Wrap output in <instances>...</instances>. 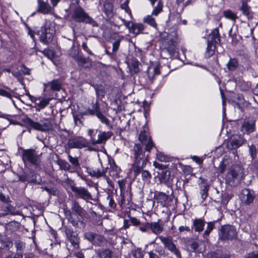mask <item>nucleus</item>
Masks as SVG:
<instances>
[{"label":"nucleus","mask_w":258,"mask_h":258,"mask_svg":"<svg viewBox=\"0 0 258 258\" xmlns=\"http://www.w3.org/2000/svg\"><path fill=\"white\" fill-rule=\"evenodd\" d=\"M168 199V196L164 192L160 191H156L155 192L154 199L161 205L164 204Z\"/></svg>","instance_id":"obj_32"},{"label":"nucleus","mask_w":258,"mask_h":258,"mask_svg":"<svg viewBox=\"0 0 258 258\" xmlns=\"http://www.w3.org/2000/svg\"><path fill=\"white\" fill-rule=\"evenodd\" d=\"M250 169L256 174H258V160L251 163Z\"/></svg>","instance_id":"obj_53"},{"label":"nucleus","mask_w":258,"mask_h":258,"mask_svg":"<svg viewBox=\"0 0 258 258\" xmlns=\"http://www.w3.org/2000/svg\"><path fill=\"white\" fill-rule=\"evenodd\" d=\"M179 165L182 168V171L185 175H189L192 173V169L191 167L188 166L182 167L181 164Z\"/></svg>","instance_id":"obj_55"},{"label":"nucleus","mask_w":258,"mask_h":258,"mask_svg":"<svg viewBox=\"0 0 258 258\" xmlns=\"http://www.w3.org/2000/svg\"><path fill=\"white\" fill-rule=\"evenodd\" d=\"M107 200L109 202V206L113 209L115 208L116 207V204L115 203L113 198L110 195L107 196Z\"/></svg>","instance_id":"obj_62"},{"label":"nucleus","mask_w":258,"mask_h":258,"mask_svg":"<svg viewBox=\"0 0 258 258\" xmlns=\"http://www.w3.org/2000/svg\"><path fill=\"white\" fill-rule=\"evenodd\" d=\"M139 229L143 232H147L149 230H151L152 232L157 235L163 231L164 223L160 220L157 222H146L142 223Z\"/></svg>","instance_id":"obj_7"},{"label":"nucleus","mask_w":258,"mask_h":258,"mask_svg":"<svg viewBox=\"0 0 258 258\" xmlns=\"http://www.w3.org/2000/svg\"><path fill=\"white\" fill-rule=\"evenodd\" d=\"M130 222L134 226H139V227L142 224L141 223L140 220L135 217H131L130 218Z\"/></svg>","instance_id":"obj_60"},{"label":"nucleus","mask_w":258,"mask_h":258,"mask_svg":"<svg viewBox=\"0 0 258 258\" xmlns=\"http://www.w3.org/2000/svg\"><path fill=\"white\" fill-rule=\"evenodd\" d=\"M88 173L91 176L98 178L104 176L105 171L104 169L101 170L98 168H92L90 169Z\"/></svg>","instance_id":"obj_38"},{"label":"nucleus","mask_w":258,"mask_h":258,"mask_svg":"<svg viewBox=\"0 0 258 258\" xmlns=\"http://www.w3.org/2000/svg\"><path fill=\"white\" fill-rule=\"evenodd\" d=\"M223 15L226 19L233 21H235L237 19L236 14L230 10L224 11L223 12Z\"/></svg>","instance_id":"obj_42"},{"label":"nucleus","mask_w":258,"mask_h":258,"mask_svg":"<svg viewBox=\"0 0 258 258\" xmlns=\"http://www.w3.org/2000/svg\"><path fill=\"white\" fill-rule=\"evenodd\" d=\"M250 1V0H240V6L238 8V10L241 12L242 14L246 16L248 19L252 17L251 7L247 4Z\"/></svg>","instance_id":"obj_24"},{"label":"nucleus","mask_w":258,"mask_h":258,"mask_svg":"<svg viewBox=\"0 0 258 258\" xmlns=\"http://www.w3.org/2000/svg\"><path fill=\"white\" fill-rule=\"evenodd\" d=\"M68 159L70 162L72 164L74 170H77L80 168L79 161L77 157H73L71 155H69Z\"/></svg>","instance_id":"obj_40"},{"label":"nucleus","mask_w":258,"mask_h":258,"mask_svg":"<svg viewBox=\"0 0 258 258\" xmlns=\"http://www.w3.org/2000/svg\"><path fill=\"white\" fill-rule=\"evenodd\" d=\"M220 42L219 29L216 28L209 34L207 46L205 53V57L208 58L213 56L215 52L216 44Z\"/></svg>","instance_id":"obj_2"},{"label":"nucleus","mask_w":258,"mask_h":258,"mask_svg":"<svg viewBox=\"0 0 258 258\" xmlns=\"http://www.w3.org/2000/svg\"><path fill=\"white\" fill-rule=\"evenodd\" d=\"M87 141L81 137H76L69 140L68 146L69 148L81 149L88 146Z\"/></svg>","instance_id":"obj_17"},{"label":"nucleus","mask_w":258,"mask_h":258,"mask_svg":"<svg viewBox=\"0 0 258 258\" xmlns=\"http://www.w3.org/2000/svg\"><path fill=\"white\" fill-rule=\"evenodd\" d=\"M29 99L35 103L36 107V110H40L46 106L50 101L49 98H45L42 97H35L31 95L29 93L26 94Z\"/></svg>","instance_id":"obj_18"},{"label":"nucleus","mask_w":258,"mask_h":258,"mask_svg":"<svg viewBox=\"0 0 258 258\" xmlns=\"http://www.w3.org/2000/svg\"><path fill=\"white\" fill-rule=\"evenodd\" d=\"M65 233L68 239L74 248L78 249L79 248V238L78 234L75 233L72 229L69 228L66 229Z\"/></svg>","instance_id":"obj_20"},{"label":"nucleus","mask_w":258,"mask_h":258,"mask_svg":"<svg viewBox=\"0 0 258 258\" xmlns=\"http://www.w3.org/2000/svg\"><path fill=\"white\" fill-rule=\"evenodd\" d=\"M227 69L230 72L235 71L238 66V61L235 58H230L227 64Z\"/></svg>","instance_id":"obj_36"},{"label":"nucleus","mask_w":258,"mask_h":258,"mask_svg":"<svg viewBox=\"0 0 258 258\" xmlns=\"http://www.w3.org/2000/svg\"><path fill=\"white\" fill-rule=\"evenodd\" d=\"M206 230L203 233V236L205 239H207L210 233L213 231L215 227V221L209 222L207 223Z\"/></svg>","instance_id":"obj_39"},{"label":"nucleus","mask_w":258,"mask_h":258,"mask_svg":"<svg viewBox=\"0 0 258 258\" xmlns=\"http://www.w3.org/2000/svg\"><path fill=\"white\" fill-rule=\"evenodd\" d=\"M19 180L22 182H28L34 183L35 180V174L33 172H30L29 173L22 174L19 175Z\"/></svg>","instance_id":"obj_28"},{"label":"nucleus","mask_w":258,"mask_h":258,"mask_svg":"<svg viewBox=\"0 0 258 258\" xmlns=\"http://www.w3.org/2000/svg\"><path fill=\"white\" fill-rule=\"evenodd\" d=\"M190 248L192 251L196 252H201L202 251L199 249V243L197 241H193L190 244Z\"/></svg>","instance_id":"obj_56"},{"label":"nucleus","mask_w":258,"mask_h":258,"mask_svg":"<svg viewBox=\"0 0 258 258\" xmlns=\"http://www.w3.org/2000/svg\"><path fill=\"white\" fill-rule=\"evenodd\" d=\"M138 138L140 142L145 145L146 151L150 152L151 149L155 147L151 137L147 131L141 130Z\"/></svg>","instance_id":"obj_13"},{"label":"nucleus","mask_w":258,"mask_h":258,"mask_svg":"<svg viewBox=\"0 0 258 258\" xmlns=\"http://www.w3.org/2000/svg\"><path fill=\"white\" fill-rule=\"evenodd\" d=\"M118 184L121 191V193L125 188V186L126 183V180L125 179H123L118 181Z\"/></svg>","instance_id":"obj_59"},{"label":"nucleus","mask_w":258,"mask_h":258,"mask_svg":"<svg viewBox=\"0 0 258 258\" xmlns=\"http://www.w3.org/2000/svg\"><path fill=\"white\" fill-rule=\"evenodd\" d=\"M243 169L239 165L232 166L226 175V180L231 186H234L235 182H238L243 175Z\"/></svg>","instance_id":"obj_5"},{"label":"nucleus","mask_w":258,"mask_h":258,"mask_svg":"<svg viewBox=\"0 0 258 258\" xmlns=\"http://www.w3.org/2000/svg\"><path fill=\"white\" fill-rule=\"evenodd\" d=\"M74 54L72 53L71 55L72 57L77 62L79 66H81L84 68H88L90 65V63L88 62V59L82 55L79 54V51L77 50L76 51Z\"/></svg>","instance_id":"obj_26"},{"label":"nucleus","mask_w":258,"mask_h":258,"mask_svg":"<svg viewBox=\"0 0 258 258\" xmlns=\"http://www.w3.org/2000/svg\"><path fill=\"white\" fill-rule=\"evenodd\" d=\"M48 85L50 86V89L52 91H58L61 89V82L58 79L53 80L48 83Z\"/></svg>","instance_id":"obj_37"},{"label":"nucleus","mask_w":258,"mask_h":258,"mask_svg":"<svg viewBox=\"0 0 258 258\" xmlns=\"http://www.w3.org/2000/svg\"><path fill=\"white\" fill-rule=\"evenodd\" d=\"M220 93L222 96V98H223L222 100V105H223V118L224 116H226V108L224 106L225 104V101L224 100V94L223 90L221 88H220ZM238 120H230L226 122H225L224 121V119H223V127H222V129H224V126L225 125V127L226 129L231 128V129H234V128H238Z\"/></svg>","instance_id":"obj_16"},{"label":"nucleus","mask_w":258,"mask_h":258,"mask_svg":"<svg viewBox=\"0 0 258 258\" xmlns=\"http://www.w3.org/2000/svg\"><path fill=\"white\" fill-rule=\"evenodd\" d=\"M255 120L252 117L244 119L241 125L242 129H254Z\"/></svg>","instance_id":"obj_30"},{"label":"nucleus","mask_w":258,"mask_h":258,"mask_svg":"<svg viewBox=\"0 0 258 258\" xmlns=\"http://www.w3.org/2000/svg\"><path fill=\"white\" fill-rule=\"evenodd\" d=\"M120 7L122 9L124 10L125 13H127L130 15H131V11L128 7V2L127 1L121 5Z\"/></svg>","instance_id":"obj_58"},{"label":"nucleus","mask_w":258,"mask_h":258,"mask_svg":"<svg viewBox=\"0 0 258 258\" xmlns=\"http://www.w3.org/2000/svg\"><path fill=\"white\" fill-rule=\"evenodd\" d=\"M157 159L161 162H169L171 161V158L162 152L157 151L156 153Z\"/></svg>","instance_id":"obj_43"},{"label":"nucleus","mask_w":258,"mask_h":258,"mask_svg":"<svg viewBox=\"0 0 258 258\" xmlns=\"http://www.w3.org/2000/svg\"><path fill=\"white\" fill-rule=\"evenodd\" d=\"M55 29L52 24L46 23L42 27L40 34V40L44 44L50 42L55 34Z\"/></svg>","instance_id":"obj_9"},{"label":"nucleus","mask_w":258,"mask_h":258,"mask_svg":"<svg viewBox=\"0 0 258 258\" xmlns=\"http://www.w3.org/2000/svg\"><path fill=\"white\" fill-rule=\"evenodd\" d=\"M72 210L82 218L85 216V211L81 207L79 203L75 201L72 202Z\"/></svg>","instance_id":"obj_29"},{"label":"nucleus","mask_w":258,"mask_h":258,"mask_svg":"<svg viewBox=\"0 0 258 258\" xmlns=\"http://www.w3.org/2000/svg\"><path fill=\"white\" fill-rule=\"evenodd\" d=\"M164 37L167 36V38L162 41V45L164 46L169 53L172 55L173 54L176 49L177 37L176 32L168 34L166 33L163 34Z\"/></svg>","instance_id":"obj_8"},{"label":"nucleus","mask_w":258,"mask_h":258,"mask_svg":"<svg viewBox=\"0 0 258 258\" xmlns=\"http://www.w3.org/2000/svg\"><path fill=\"white\" fill-rule=\"evenodd\" d=\"M24 126L29 129H51V119L43 118L39 121H34L31 118L25 116L22 118Z\"/></svg>","instance_id":"obj_3"},{"label":"nucleus","mask_w":258,"mask_h":258,"mask_svg":"<svg viewBox=\"0 0 258 258\" xmlns=\"http://www.w3.org/2000/svg\"><path fill=\"white\" fill-rule=\"evenodd\" d=\"M95 134L94 135V130H89L88 134L91 136L92 142L94 144H101L109 139L112 134L110 132H101L95 130Z\"/></svg>","instance_id":"obj_12"},{"label":"nucleus","mask_w":258,"mask_h":258,"mask_svg":"<svg viewBox=\"0 0 258 258\" xmlns=\"http://www.w3.org/2000/svg\"><path fill=\"white\" fill-rule=\"evenodd\" d=\"M219 240L231 241L237 238V232L235 226L231 225H224L221 227L218 232Z\"/></svg>","instance_id":"obj_4"},{"label":"nucleus","mask_w":258,"mask_h":258,"mask_svg":"<svg viewBox=\"0 0 258 258\" xmlns=\"http://www.w3.org/2000/svg\"><path fill=\"white\" fill-rule=\"evenodd\" d=\"M163 8V3L160 1L158 2L157 6L153 9L152 14L154 16H158V14L162 12Z\"/></svg>","instance_id":"obj_48"},{"label":"nucleus","mask_w":258,"mask_h":258,"mask_svg":"<svg viewBox=\"0 0 258 258\" xmlns=\"http://www.w3.org/2000/svg\"><path fill=\"white\" fill-rule=\"evenodd\" d=\"M85 114L92 115H95L102 123L106 125V127H111L109 120L100 111L99 105L97 101L93 104L92 109L88 108L86 110Z\"/></svg>","instance_id":"obj_10"},{"label":"nucleus","mask_w":258,"mask_h":258,"mask_svg":"<svg viewBox=\"0 0 258 258\" xmlns=\"http://www.w3.org/2000/svg\"><path fill=\"white\" fill-rule=\"evenodd\" d=\"M123 36H119L117 34H115L112 39L114 40L112 43V52H116L119 49L120 42L122 39Z\"/></svg>","instance_id":"obj_35"},{"label":"nucleus","mask_w":258,"mask_h":258,"mask_svg":"<svg viewBox=\"0 0 258 258\" xmlns=\"http://www.w3.org/2000/svg\"><path fill=\"white\" fill-rule=\"evenodd\" d=\"M15 245L17 250H23L25 247V243L21 240H16Z\"/></svg>","instance_id":"obj_51"},{"label":"nucleus","mask_w":258,"mask_h":258,"mask_svg":"<svg viewBox=\"0 0 258 258\" xmlns=\"http://www.w3.org/2000/svg\"><path fill=\"white\" fill-rule=\"evenodd\" d=\"M240 198L243 203L249 205L252 203L254 196L251 191L248 189L244 188L242 190L240 193Z\"/></svg>","instance_id":"obj_22"},{"label":"nucleus","mask_w":258,"mask_h":258,"mask_svg":"<svg viewBox=\"0 0 258 258\" xmlns=\"http://www.w3.org/2000/svg\"><path fill=\"white\" fill-rule=\"evenodd\" d=\"M69 221L75 227L78 226L79 222L82 223V221H79V220H76L75 219H74L72 217H69Z\"/></svg>","instance_id":"obj_63"},{"label":"nucleus","mask_w":258,"mask_h":258,"mask_svg":"<svg viewBox=\"0 0 258 258\" xmlns=\"http://www.w3.org/2000/svg\"><path fill=\"white\" fill-rule=\"evenodd\" d=\"M57 164L62 169L64 170H70L71 169V166L70 164L64 160H58L57 161Z\"/></svg>","instance_id":"obj_46"},{"label":"nucleus","mask_w":258,"mask_h":258,"mask_svg":"<svg viewBox=\"0 0 258 258\" xmlns=\"http://www.w3.org/2000/svg\"><path fill=\"white\" fill-rule=\"evenodd\" d=\"M144 22L154 28H156L157 27V24L155 19L151 15H148L145 17L144 18Z\"/></svg>","instance_id":"obj_44"},{"label":"nucleus","mask_w":258,"mask_h":258,"mask_svg":"<svg viewBox=\"0 0 258 258\" xmlns=\"http://www.w3.org/2000/svg\"><path fill=\"white\" fill-rule=\"evenodd\" d=\"M9 116H10L9 115L3 113L2 112L0 111V118L6 119L7 120V121L9 122L10 124H13L20 125L22 126L21 124L20 123H19L18 121H17L16 120H14L13 119H12L9 118L8 117H9Z\"/></svg>","instance_id":"obj_47"},{"label":"nucleus","mask_w":258,"mask_h":258,"mask_svg":"<svg viewBox=\"0 0 258 258\" xmlns=\"http://www.w3.org/2000/svg\"><path fill=\"white\" fill-rule=\"evenodd\" d=\"M131 254L133 258H143V252L141 248H137L133 250Z\"/></svg>","instance_id":"obj_49"},{"label":"nucleus","mask_w":258,"mask_h":258,"mask_svg":"<svg viewBox=\"0 0 258 258\" xmlns=\"http://www.w3.org/2000/svg\"><path fill=\"white\" fill-rule=\"evenodd\" d=\"M235 99L236 100L234 101V107L237 108L238 109L242 111L243 110L244 104L245 102L243 96L240 94H237Z\"/></svg>","instance_id":"obj_33"},{"label":"nucleus","mask_w":258,"mask_h":258,"mask_svg":"<svg viewBox=\"0 0 258 258\" xmlns=\"http://www.w3.org/2000/svg\"><path fill=\"white\" fill-rule=\"evenodd\" d=\"M37 4V12L43 14H48L51 13L52 8L48 3L38 0Z\"/></svg>","instance_id":"obj_25"},{"label":"nucleus","mask_w":258,"mask_h":258,"mask_svg":"<svg viewBox=\"0 0 258 258\" xmlns=\"http://www.w3.org/2000/svg\"><path fill=\"white\" fill-rule=\"evenodd\" d=\"M140 173L142 174V180L145 182H149L152 178V175L150 172L146 170H143V168Z\"/></svg>","instance_id":"obj_45"},{"label":"nucleus","mask_w":258,"mask_h":258,"mask_svg":"<svg viewBox=\"0 0 258 258\" xmlns=\"http://www.w3.org/2000/svg\"><path fill=\"white\" fill-rule=\"evenodd\" d=\"M103 12L108 18H111L113 16V6L110 3H106L104 5Z\"/></svg>","instance_id":"obj_34"},{"label":"nucleus","mask_w":258,"mask_h":258,"mask_svg":"<svg viewBox=\"0 0 258 258\" xmlns=\"http://www.w3.org/2000/svg\"><path fill=\"white\" fill-rule=\"evenodd\" d=\"M249 153L252 158V160H253L256 158L257 150L254 145H252L249 146Z\"/></svg>","instance_id":"obj_50"},{"label":"nucleus","mask_w":258,"mask_h":258,"mask_svg":"<svg viewBox=\"0 0 258 258\" xmlns=\"http://www.w3.org/2000/svg\"><path fill=\"white\" fill-rule=\"evenodd\" d=\"M209 190V186L204 185L203 188L201 190V197L203 200H205L208 196V191Z\"/></svg>","instance_id":"obj_52"},{"label":"nucleus","mask_w":258,"mask_h":258,"mask_svg":"<svg viewBox=\"0 0 258 258\" xmlns=\"http://www.w3.org/2000/svg\"><path fill=\"white\" fill-rule=\"evenodd\" d=\"M245 258H258V252H252L248 253Z\"/></svg>","instance_id":"obj_64"},{"label":"nucleus","mask_w":258,"mask_h":258,"mask_svg":"<svg viewBox=\"0 0 258 258\" xmlns=\"http://www.w3.org/2000/svg\"><path fill=\"white\" fill-rule=\"evenodd\" d=\"M134 161L130 169V172H133L136 177L141 172L148 162V154L146 155L142 146L140 144H135L133 149Z\"/></svg>","instance_id":"obj_1"},{"label":"nucleus","mask_w":258,"mask_h":258,"mask_svg":"<svg viewBox=\"0 0 258 258\" xmlns=\"http://www.w3.org/2000/svg\"><path fill=\"white\" fill-rule=\"evenodd\" d=\"M82 116L80 115H74V119L75 124L79 127H81L82 125V122L81 120V118Z\"/></svg>","instance_id":"obj_54"},{"label":"nucleus","mask_w":258,"mask_h":258,"mask_svg":"<svg viewBox=\"0 0 258 258\" xmlns=\"http://www.w3.org/2000/svg\"><path fill=\"white\" fill-rule=\"evenodd\" d=\"M205 221L202 218H196L192 220V229L195 232H201L203 231Z\"/></svg>","instance_id":"obj_27"},{"label":"nucleus","mask_w":258,"mask_h":258,"mask_svg":"<svg viewBox=\"0 0 258 258\" xmlns=\"http://www.w3.org/2000/svg\"><path fill=\"white\" fill-rule=\"evenodd\" d=\"M246 141L241 134L234 135L228 143V147L230 149H235L243 145Z\"/></svg>","instance_id":"obj_19"},{"label":"nucleus","mask_w":258,"mask_h":258,"mask_svg":"<svg viewBox=\"0 0 258 258\" xmlns=\"http://www.w3.org/2000/svg\"><path fill=\"white\" fill-rule=\"evenodd\" d=\"M98 258H118L117 254L108 248H99L96 250Z\"/></svg>","instance_id":"obj_23"},{"label":"nucleus","mask_w":258,"mask_h":258,"mask_svg":"<svg viewBox=\"0 0 258 258\" xmlns=\"http://www.w3.org/2000/svg\"><path fill=\"white\" fill-rule=\"evenodd\" d=\"M159 238L169 250L176 255H177V249L176 244L174 243V242H176L175 240H174L171 237H164L163 236H160Z\"/></svg>","instance_id":"obj_21"},{"label":"nucleus","mask_w":258,"mask_h":258,"mask_svg":"<svg viewBox=\"0 0 258 258\" xmlns=\"http://www.w3.org/2000/svg\"><path fill=\"white\" fill-rule=\"evenodd\" d=\"M82 47L88 54L90 55H93L94 54L93 52L90 50L89 47H88L86 42H83L82 45Z\"/></svg>","instance_id":"obj_61"},{"label":"nucleus","mask_w":258,"mask_h":258,"mask_svg":"<svg viewBox=\"0 0 258 258\" xmlns=\"http://www.w3.org/2000/svg\"><path fill=\"white\" fill-rule=\"evenodd\" d=\"M144 30V26L141 23H133L130 28V32L136 35L143 33Z\"/></svg>","instance_id":"obj_31"},{"label":"nucleus","mask_w":258,"mask_h":258,"mask_svg":"<svg viewBox=\"0 0 258 258\" xmlns=\"http://www.w3.org/2000/svg\"><path fill=\"white\" fill-rule=\"evenodd\" d=\"M22 159L24 163L28 162L36 166H39L41 162L40 155L32 149L24 150L22 152Z\"/></svg>","instance_id":"obj_11"},{"label":"nucleus","mask_w":258,"mask_h":258,"mask_svg":"<svg viewBox=\"0 0 258 258\" xmlns=\"http://www.w3.org/2000/svg\"><path fill=\"white\" fill-rule=\"evenodd\" d=\"M84 236L86 239L95 246H102L106 243V240L103 236L92 232H86Z\"/></svg>","instance_id":"obj_14"},{"label":"nucleus","mask_w":258,"mask_h":258,"mask_svg":"<svg viewBox=\"0 0 258 258\" xmlns=\"http://www.w3.org/2000/svg\"><path fill=\"white\" fill-rule=\"evenodd\" d=\"M71 189L77 198H81L86 201L93 199L91 194L84 187L72 186Z\"/></svg>","instance_id":"obj_15"},{"label":"nucleus","mask_w":258,"mask_h":258,"mask_svg":"<svg viewBox=\"0 0 258 258\" xmlns=\"http://www.w3.org/2000/svg\"><path fill=\"white\" fill-rule=\"evenodd\" d=\"M238 87L242 91H247L251 87V83L249 81H240L238 83Z\"/></svg>","instance_id":"obj_41"},{"label":"nucleus","mask_w":258,"mask_h":258,"mask_svg":"<svg viewBox=\"0 0 258 258\" xmlns=\"http://www.w3.org/2000/svg\"><path fill=\"white\" fill-rule=\"evenodd\" d=\"M72 18L78 22H83L91 25L93 27H97V23L88 14H87L82 8L79 6L75 9L72 15Z\"/></svg>","instance_id":"obj_6"},{"label":"nucleus","mask_w":258,"mask_h":258,"mask_svg":"<svg viewBox=\"0 0 258 258\" xmlns=\"http://www.w3.org/2000/svg\"><path fill=\"white\" fill-rule=\"evenodd\" d=\"M0 95L10 99H11L12 97L11 93L3 89H0Z\"/></svg>","instance_id":"obj_57"}]
</instances>
